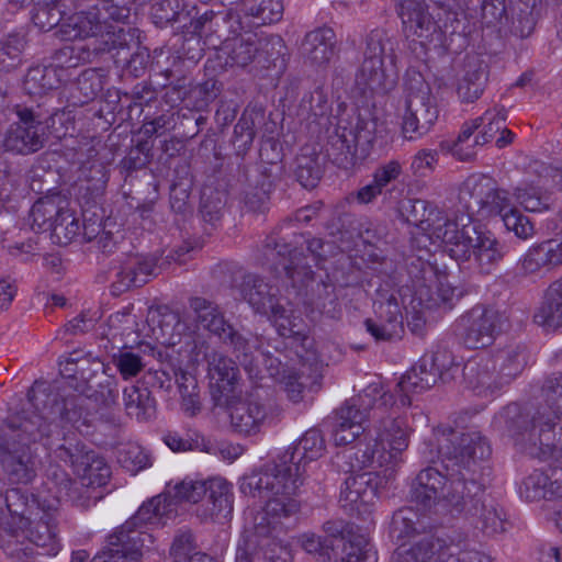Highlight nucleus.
<instances>
[{"instance_id": "nucleus-1", "label": "nucleus", "mask_w": 562, "mask_h": 562, "mask_svg": "<svg viewBox=\"0 0 562 562\" xmlns=\"http://www.w3.org/2000/svg\"><path fill=\"white\" fill-rule=\"evenodd\" d=\"M37 411L19 427L10 425L0 429V464L12 483L27 484L41 467L35 449L37 440L53 449L60 441L61 429L67 425L77 429L87 426L91 416V397L81 394L61 396L44 384H35L27 393Z\"/></svg>"}, {"instance_id": "nucleus-2", "label": "nucleus", "mask_w": 562, "mask_h": 562, "mask_svg": "<svg viewBox=\"0 0 562 562\" xmlns=\"http://www.w3.org/2000/svg\"><path fill=\"white\" fill-rule=\"evenodd\" d=\"M442 470L429 465L411 484V501L431 510L442 499L459 502L460 493H479L484 484L482 463L491 454L488 441L479 431H458L448 427L434 430Z\"/></svg>"}, {"instance_id": "nucleus-3", "label": "nucleus", "mask_w": 562, "mask_h": 562, "mask_svg": "<svg viewBox=\"0 0 562 562\" xmlns=\"http://www.w3.org/2000/svg\"><path fill=\"white\" fill-rule=\"evenodd\" d=\"M544 404L521 412L516 404L504 412L505 427L515 447L532 458L552 453L555 427L562 422V373L548 378L542 386Z\"/></svg>"}, {"instance_id": "nucleus-4", "label": "nucleus", "mask_w": 562, "mask_h": 562, "mask_svg": "<svg viewBox=\"0 0 562 562\" xmlns=\"http://www.w3.org/2000/svg\"><path fill=\"white\" fill-rule=\"evenodd\" d=\"M389 404H394V395L384 391L370 408L375 439L372 443H359L337 453L335 463L339 470L355 472L363 468L387 467L407 449L412 428L395 407L387 408Z\"/></svg>"}, {"instance_id": "nucleus-5", "label": "nucleus", "mask_w": 562, "mask_h": 562, "mask_svg": "<svg viewBox=\"0 0 562 562\" xmlns=\"http://www.w3.org/2000/svg\"><path fill=\"white\" fill-rule=\"evenodd\" d=\"M59 37L63 41L93 38L89 44L64 47L57 53L56 59L61 61L63 58L68 57L70 67H77L80 63H90L98 54L127 46L123 30L103 31L99 12L93 5L86 11L64 18L59 25Z\"/></svg>"}, {"instance_id": "nucleus-6", "label": "nucleus", "mask_w": 562, "mask_h": 562, "mask_svg": "<svg viewBox=\"0 0 562 562\" xmlns=\"http://www.w3.org/2000/svg\"><path fill=\"white\" fill-rule=\"evenodd\" d=\"M528 352L512 346L493 355L470 359L463 367V380L479 395H493L509 385L526 368Z\"/></svg>"}, {"instance_id": "nucleus-7", "label": "nucleus", "mask_w": 562, "mask_h": 562, "mask_svg": "<svg viewBox=\"0 0 562 562\" xmlns=\"http://www.w3.org/2000/svg\"><path fill=\"white\" fill-rule=\"evenodd\" d=\"M396 562H491L476 549L475 541L461 531L451 535H426L395 552Z\"/></svg>"}, {"instance_id": "nucleus-8", "label": "nucleus", "mask_w": 562, "mask_h": 562, "mask_svg": "<svg viewBox=\"0 0 562 562\" xmlns=\"http://www.w3.org/2000/svg\"><path fill=\"white\" fill-rule=\"evenodd\" d=\"M168 487L175 498L196 505L194 513L202 522H224L233 512L232 485L224 479L186 477Z\"/></svg>"}, {"instance_id": "nucleus-9", "label": "nucleus", "mask_w": 562, "mask_h": 562, "mask_svg": "<svg viewBox=\"0 0 562 562\" xmlns=\"http://www.w3.org/2000/svg\"><path fill=\"white\" fill-rule=\"evenodd\" d=\"M379 132L378 120L369 114L340 119L329 137L327 154L338 167L349 169L369 155Z\"/></svg>"}, {"instance_id": "nucleus-10", "label": "nucleus", "mask_w": 562, "mask_h": 562, "mask_svg": "<svg viewBox=\"0 0 562 562\" xmlns=\"http://www.w3.org/2000/svg\"><path fill=\"white\" fill-rule=\"evenodd\" d=\"M453 235L445 245L450 257L457 261H467L473 255L482 273H491L505 255V245L490 232H481L476 225L463 223V218L456 225Z\"/></svg>"}, {"instance_id": "nucleus-11", "label": "nucleus", "mask_w": 562, "mask_h": 562, "mask_svg": "<svg viewBox=\"0 0 562 562\" xmlns=\"http://www.w3.org/2000/svg\"><path fill=\"white\" fill-rule=\"evenodd\" d=\"M326 449L322 432L316 428L307 430L300 440L286 451L289 464L283 468V517L294 516L301 509V502L295 497L304 483L305 464L321 458Z\"/></svg>"}, {"instance_id": "nucleus-12", "label": "nucleus", "mask_w": 562, "mask_h": 562, "mask_svg": "<svg viewBox=\"0 0 562 562\" xmlns=\"http://www.w3.org/2000/svg\"><path fill=\"white\" fill-rule=\"evenodd\" d=\"M277 510L278 504L270 503L260 522L244 531L235 562H280V520Z\"/></svg>"}, {"instance_id": "nucleus-13", "label": "nucleus", "mask_w": 562, "mask_h": 562, "mask_svg": "<svg viewBox=\"0 0 562 562\" xmlns=\"http://www.w3.org/2000/svg\"><path fill=\"white\" fill-rule=\"evenodd\" d=\"M27 222L36 233L52 231L60 245L71 243L80 231V223L69 209V201L58 193L40 198L31 207Z\"/></svg>"}, {"instance_id": "nucleus-14", "label": "nucleus", "mask_w": 562, "mask_h": 562, "mask_svg": "<svg viewBox=\"0 0 562 562\" xmlns=\"http://www.w3.org/2000/svg\"><path fill=\"white\" fill-rule=\"evenodd\" d=\"M3 483L0 480V529L7 538L2 540V549L5 554L15 560L31 558L35 549L20 541V529L30 517L33 506H40L35 499L29 501L19 490H11L3 496Z\"/></svg>"}, {"instance_id": "nucleus-15", "label": "nucleus", "mask_w": 562, "mask_h": 562, "mask_svg": "<svg viewBox=\"0 0 562 562\" xmlns=\"http://www.w3.org/2000/svg\"><path fill=\"white\" fill-rule=\"evenodd\" d=\"M192 360L195 363H207V378L210 380L211 398L215 406L229 403L237 392L239 371L235 362L227 356L211 348L204 340L194 341L191 350Z\"/></svg>"}, {"instance_id": "nucleus-16", "label": "nucleus", "mask_w": 562, "mask_h": 562, "mask_svg": "<svg viewBox=\"0 0 562 562\" xmlns=\"http://www.w3.org/2000/svg\"><path fill=\"white\" fill-rule=\"evenodd\" d=\"M485 483L481 484L479 493L464 491L460 493L462 497L459 502L442 499L436 503L431 510H446L450 513L464 514L471 519L474 527L486 536H495L505 531V513L503 508L494 501L483 499Z\"/></svg>"}, {"instance_id": "nucleus-17", "label": "nucleus", "mask_w": 562, "mask_h": 562, "mask_svg": "<svg viewBox=\"0 0 562 562\" xmlns=\"http://www.w3.org/2000/svg\"><path fill=\"white\" fill-rule=\"evenodd\" d=\"M60 440L64 442L56 446L54 453L57 459L70 464L81 486L89 488L106 484L111 470L102 457L85 443L68 438L63 430Z\"/></svg>"}, {"instance_id": "nucleus-18", "label": "nucleus", "mask_w": 562, "mask_h": 562, "mask_svg": "<svg viewBox=\"0 0 562 562\" xmlns=\"http://www.w3.org/2000/svg\"><path fill=\"white\" fill-rule=\"evenodd\" d=\"M190 307L195 314L196 322L204 329L216 335L224 344L233 347L237 358L240 355L243 356V360H240L241 366L250 378H256L259 371L252 363V357L247 352L249 349L247 339L225 321L217 305L203 297H193L190 300Z\"/></svg>"}, {"instance_id": "nucleus-19", "label": "nucleus", "mask_w": 562, "mask_h": 562, "mask_svg": "<svg viewBox=\"0 0 562 562\" xmlns=\"http://www.w3.org/2000/svg\"><path fill=\"white\" fill-rule=\"evenodd\" d=\"M382 392L384 391L378 384H371L362 394L347 401L336 411L331 434L337 446L353 442L364 431V424L372 417L369 411L371 400L380 397Z\"/></svg>"}, {"instance_id": "nucleus-20", "label": "nucleus", "mask_w": 562, "mask_h": 562, "mask_svg": "<svg viewBox=\"0 0 562 562\" xmlns=\"http://www.w3.org/2000/svg\"><path fill=\"white\" fill-rule=\"evenodd\" d=\"M383 35L373 31L367 37L364 59L356 74V86L366 94L386 93L395 87V77L384 66Z\"/></svg>"}, {"instance_id": "nucleus-21", "label": "nucleus", "mask_w": 562, "mask_h": 562, "mask_svg": "<svg viewBox=\"0 0 562 562\" xmlns=\"http://www.w3.org/2000/svg\"><path fill=\"white\" fill-rule=\"evenodd\" d=\"M503 316L494 308L475 305L456 322V330L470 349L485 348L501 333Z\"/></svg>"}, {"instance_id": "nucleus-22", "label": "nucleus", "mask_w": 562, "mask_h": 562, "mask_svg": "<svg viewBox=\"0 0 562 562\" xmlns=\"http://www.w3.org/2000/svg\"><path fill=\"white\" fill-rule=\"evenodd\" d=\"M451 364L452 358L446 350L424 355L396 385L401 394L400 404L403 407L409 406L412 401L408 393H420L430 389L442 378V369H449Z\"/></svg>"}, {"instance_id": "nucleus-23", "label": "nucleus", "mask_w": 562, "mask_h": 562, "mask_svg": "<svg viewBox=\"0 0 562 562\" xmlns=\"http://www.w3.org/2000/svg\"><path fill=\"white\" fill-rule=\"evenodd\" d=\"M439 117L436 98L428 86L422 83L417 91H411L402 116V133L408 140L418 139L432 128Z\"/></svg>"}, {"instance_id": "nucleus-24", "label": "nucleus", "mask_w": 562, "mask_h": 562, "mask_svg": "<svg viewBox=\"0 0 562 562\" xmlns=\"http://www.w3.org/2000/svg\"><path fill=\"white\" fill-rule=\"evenodd\" d=\"M402 31L406 38L430 40L438 32H447L452 22L438 13L436 19L424 0H393Z\"/></svg>"}, {"instance_id": "nucleus-25", "label": "nucleus", "mask_w": 562, "mask_h": 562, "mask_svg": "<svg viewBox=\"0 0 562 562\" xmlns=\"http://www.w3.org/2000/svg\"><path fill=\"white\" fill-rule=\"evenodd\" d=\"M380 483V475L373 471L348 476L340 491L341 508L349 515L363 516L368 514L376 497Z\"/></svg>"}, {"instance_id": "nucleus-26", "label": "nucleus", "mask_w": 562, "mask_h": 562, "mask_svg": "<svg viewBox=\"0 0 562 562\" xmlns=\"http://www.w3.org/2000/svg\"><path fill=\"white\" fill-rule=\"evenodd\" d=\"M407 221L419 227L429 238L446 245L456 235L453 229L458 222L447 217L443 210L423 199L409 200Z\"/></svg>"}, {"instance_id": "nucleus-27", "label": "nucleus", "mask_w": 562, "mask_h": 562, "mask_svg": "<svg viewBox=\"0 0 562 562\" xmlns=\"http://www.w3.org/2000/svg\"><path fill=\"white\" fill-rule=\"evenodd\" d=\"M132 522H124L109 537L102 552L117 562H142L145 550L154 543L150 532L130 527Z\"/></svg>"}, {"instance_id": "nucleus-28", "label": "nucleus", "mask_w": 562, "mask_h": 562, "mask_svg": "<svg viewBox=\"0 0 562 562\" xmlns=\"http://www.w3.org/2000/svg\"><path fill=\"white\" fill-rule=\"evenodd\" d=\"M29 520L20 529V541L25 544L40 547L48 555H56L59 551V540L56 531V517L54 512L45 510L41 506H33Z\"/></svg>"}, {"instance_id": "nucleus-29", "label": "nucleus", "mask_w": 562, "mask_h": 562, "mask_svg": "<svg viewBox=\"0 0 562 562\" xmlns=\"http://www.w3.org/2000/svg\"><path fill=\"white\" fill-rule=\"evenodd\" d=\"M280 469L276 463L266 464L259 472H252L240 479L239 490L245 495L256 496L257 494L267 498L263 510L256 518L255 526L260 522L262 516L266 515L270 503L278 504V517L281 521V502L279 493L281 488Z\"/></svg>"}, {"instance_id": "nucleus-30", "label": "nucleus", "mask_w": 562, "mask_h": 562, "mask_svg": "<svg viewBox=\"0 0 562 562\" xmlns=\"http://www.w3.org/2000/svg\"><path fill=\"white\" fill-rule=\"evenodd\" d=\"M19 116L21 122L12 124L5 134L4 148L22 155L40 150L44 144L41 124L34 121L30 110L19 111Z\"/></svg>"}, {"instance_id": "nucleus-31", "label": "nucleus", "mask_w": 562, "mask_h": 562, "mask_svg": "<svg viewBox=\"0 0 562 562\" xmlns=\"http://www.w3.org/2000/svg\"><path fill=\"white\" fill-rule=\"evenodd\" d=\"M241 293L249 305L269 319L278 322L280 312V288L256 276H247L241 285Z\"/></svg>"}, {"instance_id": "nucleus-32", "label": "nucleus", "mask_w": 562, "mask_h": 562, "mask_svg": "<svg viewBox=\"0 0 562 562\" xmlns=\"http://www.w3.org/2000/svg\"><path fill=\"white\" fill-rule=\"evenodd\" d=\"M336 45V34L333 29L316 27L305 34L300 46V54L306 65L324 69L337 54Z\"/></svg>"}, {"instance_id": "nucleus-33", "label": "nucleus", "mask_w": 562, "mask_h": 562, "mask_svg": "<svg viewBox=\"0 0 562 562\" xmlns=\"http://www.w3.org/2000/svg\"><path fill=\"white\" fill-rule=\"evenodd\" d=\"M283 349L290 362L288 368L301 370V378L307 372L319 374L321 360L313 337L301 331H291L288 336L283 335Z\"/></svg>"}, {"instance_id": "nucleus-34", "label": "nucleus", "mask_w": 562, "mask_h": 562, "mask_svg": "<svg viewBox=\"0 0 562 562\" xmlns=\"http://www.w3.org/2000/svg\"><path fill=\"white\" fill-rule=\"evenodd\" d=\"M156 263L149 258L140 255L125 256L116 267L115 279L111 285L112 293L120 295L131 288L144 285L156 274Z\"/></svg>"}, {"instance_id": "nucleus-35", "label": "nucleus", "mask_w": 562, "mask_h": 562, "mask_svg": "<svg viewBox=\"0 0 562 562\" xmlns=\"http://www.w3.org/2000/svg\"><path fill=\"white\" fill-rule=\"evenodd\" d=\"M367 330L376 340H392L400 338L404 331L403 314L400 303L394 295L375 303V318H368Z\"/></svg>"}, {"instance_id": "nucleus-36", "label": "nucleus", "mask_w": 562, "mask_h": 562, "mask_svg": "<svg viewBox=\"0 0 562 562\" xmlns=\"http://www.w3.org/2000/svg\"><path fill=\"white\" fill-rule=\"evenodd\" d=\"M37 65L31 67L23 81L24 91L32 97H43L70 79L69 60L63 65Z\"/></svg>"}, {"instance_id": "nucleus-37", "label": "nucleus", "mask_w": 562, "mask_h": 562, "mask_svg": "<svg viewBox=\"0 0 562 562\" xmlns=\"http://www.w3.org/2000/svg\"><path fill=\"white\" fill-rule=\"evenodd\" d=\"M229 412L231 426L234 431L250 436L259 431L266 418L263 406L257 402L241 401L236 396L229 397V403L223 405Z\"/></svg>"}, {"instance_id": "nucleus-38", "label": "nucleus", "mask_w": 562, "mask_h": 562, "mask_svg": "<svg viewBox=\"0 0 562 562\" xmlns=\"http://www.w3.org/2000/svg\"><path fill=\"white\" fill-rule=\"evenodd\" d=\"M491 178L482 175H472L468 177L459 188L458 201L462 209L465 211V215H461L459 218L453 220L460 223L463 218V223L473 224V217L480 216L484 205V199L490 193L488 183Z\"/></svg>"}, {"instance_id": "nucleus-39", "label": "nucleus", "mask_w": 562, "mask_h": 562, "mask_svg": "<svg viewBox=\"0 0 562 562\" xmlns=\"http://www.w3.org/2000/svg\"><path fill=\"white\" fill-rule=\"evenodd\" d=\"M487 77V65L477 56H469L457 89L460 100L465 103L476 101L485 89Z\"/></svg>"}, {"instance_id": "nucleus-40", "label": "nucleus", "mask_w": 562, "mask_h": 562, "mask_svg": "<svg viewBox=\"0 0 562 562\" xmlns=\"http://www.w3.org/2000/svg\"><path fill=\"white\" fill-rule=\"evenodd\" d=\"M259 50V41L256 33L245 32L239 36L224 41L221 53L227 67H246Z\"/></svg>"}, {"instance_id": "nucleus-41", "label": "nucleus", "mask_w": 562, "mask_h": 562, "mask_svg": "<svg viewBox=\"0 0 562 562\" xmlns=\"http://www.w3.org/2000/svg\"><path fill=\"white\" fill-rule=\"evenodd\" d=\"M533 322L546 331H555L562 327V285L553 282L533 314Z\"/></svg>"}, {"instance_id": "nucleus-42", "label": "nucleus", "mask_w": 562, "mask_h": 562, "mask_svg": "<svg viewBox=\"0 0 562 562\" xmlns=\"http://www.w3.org/2000/svg\"><path fill=\"white\" fill-rule=\"evenodd\" d=\"M126 414L137 422H148L156 415V401L148 387L138 383L123 390Z\"/></svg>"}, {"instance_id": "nucleus-43", "label": "nucleus", "mask_w": 562, "mask_h": 562, "mask_svg": "<svg viewBox=\"0 0 562 562\" xmlns=\"http://www.w3.org/2000/svg\"><path fill=\"white\" fill-rule=\"evenodd\" d=\"M531 170H533L531 168ZM536 179L525 181L514 189L516 201L528 212H541L550 207L548 191L552 186H544L541 177L532 171Z\"/></svg>"}, {"instance_id": "nucleus-44", "label": "nucleus", "mask_w": 562, "mask_h": 562, "mask_svg": "<svg viewBox=\"0 0 562 562\" xmlns=\"http://www.w3.org/2000/svg\"><path fill=\"white\" fill-rule=\"evenodd\" d=\"M331 113V103L324 85H317L308 94L301 100L299 115L305 120L323 125Z\"/></svg>"}, {"instance_id": "nucleus-45", "label": "nucleus", "mask_w": 562, "mask_h": 562, "mask_svg": "<svg viewBox=\"0 0 562 562\" xmlns=\"http://www.w3.org/2000/svg\"><path fill=\"white\" fill-rule=\"evenodd\" d=\"M553 246L554 240H546L530 247L519 260L517 268L524 274H532L547 265H562L561 261H555L558 254Z\"/></svg>"}, {"instance_id": "nucleus-46", "label": "nucleus", "mask_w": 562, "mask_h": 562, "mask_svg": "<svg viewBox=\"0 0 562 562\" xmlns=\"http://www.w3.org/2000/svg\"><path fill=\"white\" fill-rule=\"evenodd\" d=\"M294 175L304 188H315L322 178L319 156L314 148L304 147L295 158Z\"/></svg>"}, {"instance_id": "nucleus-47", "label": "nucleus", "mask_w": 562, "mask_h": 562, "mask_svg": "<svg viewBox=\"0 0 562 562\" xmlns=\"http://www.w3.org/2000/svg\"><path fill=\"white\" fill-rule=\"evenodd\" d=\"M65 0H44L35 3L32 10V21L41 31L48 32L57 27L56 35L59 36V25L64 21L66 12L61 9L65 7Z\"/></svg>"}, {"instance_id": "nucleus-48", "label": "nucleus", "mask_w": 562, "mask_h": 562, "mask_svg": "<svg viewBox=\"0 0 562 562\" xmlns=\"http://www.w3.org/2000/svg\"><path fill=\"white\" fill-rule=\"evenodd\" d=\"M24 190V177L8 161L0 159V210L16 200Z\"/></svg>"}, {"instance_id": "nucleus-49", "label": "nucleus", "mask_w": 562, "mask_h": 562, "mask_svg": "<svg viewBox=\"0 0 562 562\" xmlns=\"http://www.w3.org/2000/svg\"><path fill=\"white\" fill-rule=\"evenodd\" d=\"M553 480L540 470H535L529 474L520 485V495L529 502L546 498L548 494L555 496L552 493V483L560 477L562 480V472L554 470L552 473Z\"/></svg>"}, {"instance_id": "nucleus-50", "label": "nucleus", "mask_w": 562, "mask_h": 562, "mask_svg": "<svg viewBox=\"0 0 562 562\" xmlns=\"http://www.w3.org/2000/svg\"><path fill=\"white\" fill-rule=\"evenodd\" d=\"M93 8L99 12V21L103 24V31L123 30L126 42L128 43V38H132V35L130 34L132 29L128 27L126 32V30L120 24L125 23L130 18V9L125 5H119L104 0L98 2Z\"/></svg>"}, {"instance_id": "nucleus-51", "label": "nucleus", "mask_w": 562, "mask_h": 562, "mask_svg": "<svg viewBox=\"0 0 562 562\" xmlns=\"http://www.w3.org/2000/svg\"><path fill=\"white\" fill-rule=\"evenodd\" d=\"M169 555L172 562L202 561L200 555H207L198 549L195 537L191 530H179L170 546Z\"/></svg>"}, {"instance_id": "nucleus-52", "label": "nucleus", "mask_w": 562, "mask_h": 562, "mask_svg": "<svg viewBox=\"0 0 562 562\" xmlns=\"http://www.w3.org/2000/svg\"><path fill=\"white\" fill-rule=\"evenodd\" d=\"M103 83V76L97 69H86L72 87V97L78 98L80 103H87L102 91Z\"/></svg>"}, {"instance_id": "nucleus-53", "label": "nucleus", "mask_w": 562, "mask_h": 562, "mask_svg": "<svg viewBox=\"0 0 562 562\" xmlns=\"http://www.w3.org/2000/svg\"><path fill=\"white\" fill-rule=\"evenodd\" d=\"M117 461L132 474L151 465L149 453L142 446L134 442L126 443L119 450Z\"/></svg>"}, {"instance_id": "nucleus-54", "label": "nucleus", "mask_w": 562, "mask_h": 562, "mask_svg": "<svg viewBox=\"0 0 562 562\" xmlns=\"http://www.w3.org/2000/svg\"><path fill=\"white\" fill-rule=\"evenodd\" d=\"M24 37L18 34L9 35L0 43V70L11 71L22 64Z\"/></svg>"}, {"instance_id": "nucleus-55", "label": "nucleus", "mask_w": 562, "mask_h": 562, "mask_svg": "<svg viewBox=\"0 0 562 562\" xmlns=\"http://www.w3.org/2000/svg\"><path fill=\"white\" fill-rule=\"evenodd\" d=\"M47 480L52 485H54L57 498H66L72 502L80 499L81 494L79 492V484L74 482L66 471L60 469L58 465H49L47 470Z\"/></svg>"}, {"instance_id": "nucleus-56", "label": "nucleus", "mask_w": 562, "mask_h": 562, "mask_svg": "<svg viewBox=\"0 0 562 562\" xmlns=\"http://www.w3.org/2000/svg\"><path fill=\"white\" fill-rule=\"evenodd\" d=\"M487 188L490 189V193H487L484 199V205L480 216L483 218L501 216L503 218L504 213L513 209L510 206L509 193L504 189H499L492 178Z\"/></svg>"}, {"instance_id": "nucleus-57", "label": "nucleus", "mask_w": 562, "mask_h": 562, "mask_svg": "<svg viewBox=\"0 0 562 562\" xmlns=\"http://www.w3.org/2000/svg\"><path fill=\"white\" fill-rule=\"evenodd\" d=\"M162 499L160 497H154L147 503H144L136 514L132 516L125 522H132L130 525L133 529L146 530L148 526L160 524L162 516Z\"/></svg>"}, {"instance_id": "nucleus-58", "label": "nucleus", "mask_w": 562, "mask_h": 562, "mask_svg": "<svg viewBox=\"0 0 562 562\" xmlns=\"http://www.w3.org/2000/svg\"><path fill=\"white\" fill-rule=\"evenodd\" d=\"M301 370L296 368H288L286 375H283V391L286 393L289 401L296 404L303 398V391L308 380L313 382L319 376L307 372L304 378H301Z\"/></svg>"}, {"instance_id": "nucleus-59", "label": "nucleus", "mask_w": 562, "mask_h": 562, "mask_svg": "<svg viewBox=\"0 0 562 562\" xmlns=\"http://www.w3.org/2000/svg\"><path fill=\"white\" fill-rule=\"evenodd\" d=\"M502 220L507 231L513 232L520 239L526 240L535 235L532 222L516 207L506 211Z\"/></svg>"}, {"instance_id": "nucleus-60", "label": "nucleus", "mask_w": 562, "mask_h": 562, "mask_svg": "<svg viewBox=\"0 0 562 562\" xmlns=\"http://www.w3.org/2000/svg\"><path fill=\"white\" fill-rule=\"evenodd\" d=\"M480 119H483V123L486 124L483 132L475 137V145H484L491 142L503 130L506 110L504 108H494L487 110Z\"/></svg>"}, {"instance_id": "nucleus-61", "label": "nucleus", "mask_w": 562, "mask_h": 562, "mask_svg": "<svg viewBox=\"0 0 562 562\" xmlns=\"http://www.w3.org/2000/svg\"><path fill=\"white\" fill-rule=\"evenodd\" d=\"M281 236L274 231L266 237L259 250L258 260L270 270H277L281 262Z\"/></svg>"}, {"instance_id": "nucleus-62", "label": "nucleus", "mask_w": 562, "mask_h": 562, "mask_svg": "<svg viewBox=\"0 0 562 562\" xmlns=\"http://www.w3.org/2000/svg\"><path fill=\"white\" fill-rule=\"evenodd\" d=\"M112 362L124 380L136 376L145 366L138 353L127 350L114 353Z\"/></svg>"}, {"instance_id": "nucleus-63", "label": "nucleus", "mask_w": 562, "mask_h": 562, "mask_svg": "<svg viewBox=\"0 0 562 562\" xmlns=\"http://www.w3.org/2000/svg\"><path fill=\"white\" fill-rule=\"evenodd\" d=\"M417 514L412 508H402L393 514L391 533L397 539L411 537L416 531Z\"/></svg>"}, {"instance_id": "nucleus-64", "label": "nucleus", "mask_w": 562, "mask_h": 562, "mask_svg": "<svg viewBox=\"0 0 562 562\" xmlns=\"http://www.w3.org/2000/svg\"><path fill=\"white\" fill-rule=\"evenodd\" d=\"M183 10L182 0H158L151 7V18L160 27L178 20Z\"/></svg>"}]
</instances>
